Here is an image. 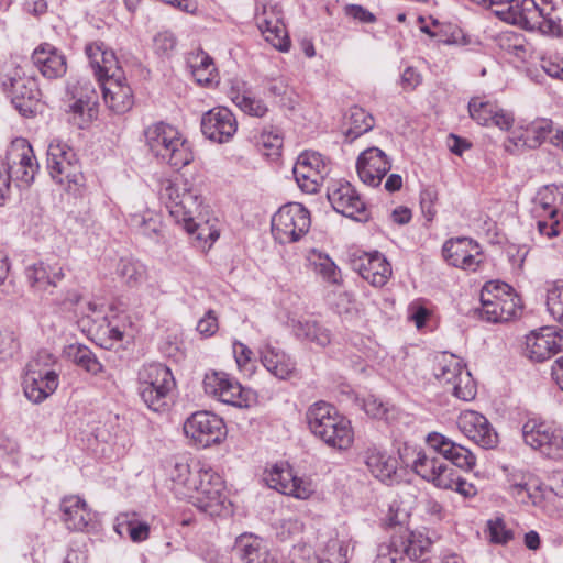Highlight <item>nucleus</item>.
Returning a JSON list of instances; mask_svg holds the SVG:
<instances>
[{"mask_svg":"<svg viewBox=\"0 0 563 563\" xmlns=\"http://www.w3.org/2000/svg\"><path fill=\"white\" fill-rule=\"evenodd\" d=\"M329 172L328 162L317 152L301 153L292 169L298 186L309 194L318 191Z\"/></svg>","mask_w":563,"mask_h":563,"instance_id":"obj_14","label":"nucleus"},{"mask_svg":"<svg viewBox=\"0 0 563 563\" xmlns=\"http://www.w3.org/2000/svg\"><path fill=\"white\" fill-rule=\"evenodd\" d=\"M528 352H563V331L543 327L526 336Z\"/></svg>","mask_w":563,"mask_h":563,"instance_id":"obj_34","label":"nucleus"},{"mask_svg":"<svg viewBox=\"0 0 563 563\" xmlns=\"http://www.w3.org/2000/svg\"><path fill=\"white\" fill-rule=\"evenodd\" d=\"M69 113L71 114L69 121L78 129H85L97 118L98 109L92 108V111H88L84 104L74 100L69 106Z\"/></svg>","mask_w":563,"mask_h":563,"instance_id":"obj_55","label":"nucleus"},{"mask_svg":"<svg viewBox=\"0 0 563 563\" xmlns=\"http://www.w3.org/2000/svg\"><path fill=\"white\" fill-rule=\"evenodd\" d=\"M428 445L434 451L433 453L419 452L413 461L412 468L416 474L428 482H433L438 471H441L442 460L435 455L441 454L455 466L470 471L476 464V456L465 446L453 442L448 437L432 432L427 437Z\"/></svg>","mask_w":563,"mask_h":563,"instance_id":"obj_3","label":"nucleus"},{"mask_svg":"<svg viewBox=\"0 0 563 563\" xmlns=\"http://www.w3.org/2000/svg\"><path fill=\"white\" fill-rule=\"evenodd\" d=\"M294 332L300 340L314 342L319 347H325L330 341V333L316 321L298 320L294 323Z\"/></svg>","mask_w":563,"mask_h":563,"instance_id":"obj_41","label":"nucleus"},{"mask_svg":"<svg viewBox=\"0 0 563 563\" xmlns=\"http://www.w3.org/2000/svg\"><path fill=\"white\" fill-rule=\"evenodd\" d=\"M459 478L456 472L450 467L446 463L442 462L441 471H438L433 484L442 489H453V485Z\"/></svg>","mask_w":563,"mask_h":563,"instance_id":"obj_61","label":"nucleus"},{"mask_svg":"<svg viewBox=\"0 0 563 563\" xmlns=\"http://www.w3.org/2000/svg\"><path fill=\"white\" fill-rule=\"evenodd\" d=\"M345 119L349 126L344 131V136L345 142L349 143L367 133L375 125L374 117L358 106L351 107Z\"/></svg>","mask_w":563,"mask_h":563,"instance_id":"obj_36","label":"nucleus"},{"mask_svg":"<svg viewBox=\"0 0 563 563\" xmlns=\"http://www.w3.org/2000/svg\"><path fill=\"white\" fill-rule=\"evenodd\" d=\"M328 199L336 212L361 222L368 220L366 205L350 183L329 187Z\"/></svg>","mask_w":563,"mask_h":563,"instance_id":"obj_19","label":"nucleus"},{"mask_svg":"<svg viewBox=\"0 0 563 563\" xmlns=\"http://www.w3.org/2000/svg\"><path fill=\"white\" fill-rule=\"evenodd\" d=\"M76 158V153L66 143L59 140L52 141L47 148V169L51 177L55 174H59L60 169L65 167L66 164Z\"/></svg>","mask_w":563,"mask_h":563,"instance_id":"obj_40","label":"nucleus"},{"mask_svg":"<svg viewBox=\"0 0 563 563\" xmlns=\"http://www.w3.org/2000/svg\"><path fill=\"white\" fill-rule=\"evenodd\" d=\"M151 152L175 169H180L194 159L190 144L169 124L157 122L144 131Z\"/></svg>","mask_w":563,"mask_h":563,"instance_id":"obj_5","label":"nucleus"},{"mask_svg":"<svg viewBox=\"0 0 563 563\" xmlns=\"http://www.w3.org/2000/svg\"><path fill=\"white\" fill-rule=\"evenodd\" d=\"M57 184L64 186L65 190L77 194L84 186V175L78 158L66 164L59 174L52 177Z\"/></svg>","mask_w":563,"mask_h":563,"instance_id":"obj_45","label":"nucleus"},{"mask_svg":"<svg viewBox=\"0 0 563 563\" xmlns=\"http://www.w3.org/2000/svg\"><path fill=\"white\" fill-rule=\"evenodd\" d=\"M401 539L393 537L388 542L379 544L377 549L376 563H405L399 545H402Z\"/></svg>","mask_w":563,"mask_h":563,"instance_id":"obj_50","label":"nucleus"},{"mask_svg":"<svg viewBox=\"0 0 563 563\" xmlns=\"http://www.w3.org/2000/svg\"><path fill=\"white\" fill-rule=\"evenodd\" d=\"M128 223L132 231L148 239H157L162 229L161 216L150 209L131 213Z\"/></svg>","mask_w":563,"mask_h":563,"instance_id":"obj_37","label":"nucleus"},{"mask_svg":"<svg viewBox=\"0 0 563 563\" xmlns=\"http://www.w3.org/2000/svg\"><path fill=\"white\" fill-rule=\"evenodd\" d=\"M231 100L241 111L251 117L263 118L268 112L266 103L262 99L253 96L250 90H232Z\"/></svg>","mask_w":563,"mask_h":563,"instance_id":"obj_42","label":"nucleus"},{"mask_svg":"<svg viewBox=\"0 0 563 563\" xmlns=\"http://www.w3.org/2000/svg\"><path fill=\"white\" fill-rule=\"evenodd\" d=\"M239 369L247 376L253 375L257 368L260 354H233Z\"/></svg>","mask_w":563,"mask_h":563,"instance_id":"obj_63","label":"nucleus"},{"mask_svg":"<svg viewBox=\"0 0 563 563\" xmlns=\"http://www.w3.org/2000/svg\"><path fill=\"white\" fill-rule=\"evenodd\" d=\"M184 433L199 448H209L221 443L227 435L222 418L210 411H196L184 422Z\"/></svg>","mask_w":563,"mask_h":563,"instance_id":"obj_11","label":"nucleus"},{"mask_svg":"<svg viewBox=\"0 0 563 563\" xmlns=\"http://www.w3.org/2000/svg\"><path fill=\"white\" fill-rule=\"evenodd\" d=\"M219 329L214 310H208L197 323V331L205 338L213 335Z\"/></svg>","mask_w":563,"mask_h":563,"instance_id":"obj_62","label":"nucleus"},{"mask_svg":"<svg viewBox=\"0 0 563 563\" xmlns=\"http://www.w3.org/2000/svg\"><path fill=\"white\" fill-rule=\"evenodd\" d=\"M444 260L452 266L475 272L482 262V250L470 238H456L446 241L442 247Z\"/></svg>","mask_w":563,"mask_h":563,"instance_id":"obj_21","label":"nucleus"},{"mask_svg":"<svg viewBox=\"0 0 563 563\" xmlns=\"http://www.w3.org/2000/svg\"><path fill=\"white\" fill-rule=\"evenodd\" d=\"M159 197L169 214L189 234H196L198 240H210V245L219 238L217 230H211L208 222H199L201 216V196L194 190L189 183L183 179H164L161 181Z\"/></svg>","mask_w":563,"mask_h":563,"instance_id":"obj_1","label":"nucleus"},{"mask_svg":"<svg viewBox=\"0 0 563 563\" xmlns=\"http://www.w3.org/2000/svg\"><path fill=\"white\" fill-rule=\"evenodd\" d=\"M553 133V122L550 119H537L525 129V132L518 136H511L507 140L506 150L512 151L510 145L517 150H534Z\"/></svg>","mask_w":563,"mask_h":563,"instance_id":"obj_29","label":"nucleus"},{"mask_svg":"<svg viewBox=\"0 0 563 563\" xmlns=\"http://www.w3.org/2000/svg\"><path fill=\"white\" fill-rule=\"evenodd\" d=\"M438 200V195L435 190L431 188H426L420 192V207L423 216L428 221H432L437 214L435 210V201Z\"/></svg>","mask_w":563,"mask_h":563,"instance_id":"obj_58","label":"nucleus"},{"mask_svg":"<svg viewBox=\"0 0 563 563\" xmlns=\"http://www.w3.org/2000/svg\"><path fill=\"white\" fill-rule=\"evenodd\" d=\"M67 92L71 99L84 104L88 111L98 106V93L93 85L87 79H79L67 86Z\"/></svg>","mask_w":563,"mask_h":563,"instance_id":"obj_48","label":"nucleus"},{"mask_svg":"<svg viewBox=\"0 0 563 563\" xmlns=\"http://www.w3.org/2000/svg\"><path fill=\"white\" fill-rule=\"evenodd\" d=\"M481 317L488 322H508L520 316L522 305L512 287L504 282H487L481 291Z\"/></svg>","mask_w":563,"mask_h":563,"instance_id":"obj_6","label":"nucleus"},{"mask_svg":"<svg viewBox=\"0 0 563 563\" xmlns=\"http://www.w3.org/2000/svg\"><path fill=\"white\" fill-rule=\"evenodd\" d=\"M467 109L471 119L482 126H496L501 131H509L515 123L511 112L482 97L471 98Z\"/></svg>","mask_w":563,"mask_h":563,"instance_id":"obj_20","label":"nucleus"},{"mask_svg":"<svg viewBox=\"0 0 563 563\" xmlns=\"http://www.w3.org/2000/svg\"><path fill=\"white\" fill-rule=\"evenodd\" d=\"M8 159L10 180L16 181L18 186H29L38 169L32 146L25 140L14 142L8 153Z\"/></svg>","mask_w":563,"mask_h":563,"instance_id":"obj_16","label":"nucleus"},{"mask_svg":"<svg viewBox=\"0 0 563 563\" xmlns=\"http://www.w3.org/2000/svg\"><path fill=\"white\" fill-rule=\"evenodd\" d=\"M174 388V376L164 364L152 363L139 372V394L147 408L155 412L167 409Z\"/></svg>","mask_w":563,"mask_h":563,"instance_id":"obj_7","label":"nucleus"},{"mask_svg":"<svg viewBox=\"0 0 563 563\" xmlns=\"http://www.w3.org/2000/svg\"><path fill=\"white\" fill-rule=\"evenodd\" d=\"M433 26L439 27V32L441 33L438 38L439 43L446 45H465L468 43L464 32L456 25H443L434 21Z\"/></svg>","mask_w":563,"mask_h":563,"instance_id":"obj_52","label":"nucleus"},{"mask_svg":"<svg viewBox=\"0 0 563 563\" xmlns=\"http://www.w3.org/2000/svg\"><path fill=\"white\" fill-rule=\"evenodd\" d=\"M202 385L208 396L225 405L244 409L250 408L255 401L252 390L243 388L238 380L224 372L206 373Z\"/></svg>","mask_w":563,"mask_h":563,"instance_id":"obj_10","label":"nucleus"},{"mask_svg":"<svg viewBox=\"0 0 563 563\" xmlns=\"http://www.w3.org/2000/svg\"><path fill=\"white\" fill-rule=\"evenodd\" d=\"M545 303L550 314L563 324V283L548 290Z\"/></svg>","mask_w":563,"mask_h":563,"instance_id":"obj_54","label":"nucleus"},{"mask_svg":"<svg viewBox=\"0 0 563 563\" xmlns=\"http://www.w3.org/2000/svg\"><path fill=\"white\" fill-rule=\"evenodd\" d=\"M260 362L267 372L279 379L290 377L296 371V362L290 354H260Z\"/></svg>","mask_w":563,"mask_h":563,"instance_id":"obj_39","label":"nucleus"},{"mask_svg":"<svg viewBox=\"0 0 563 563\" xmlns=\"http://www.w3.org/2000/svg\"><path fill=\"white\" fill-rule=\"evenodd\" d=\"M441 360L434 365L433 372L437 379L451 384L456 379L465 365L456 354H441Z\"/></svg>","mask_w":563,"mask_h":563,"instance_id":"obj_44","label":"nucleus"},{"mask_svg":"<svg viewBox=\"0 0 563 563\" xmlns=\"http://www.w3.org/2000/svg\"><path fill=\"white\" fill-rule=\"evenodd\" d=\"M311 224L310 212L301 203L282 206L272 218V234L280 244L294 243L307 234Z\"/></svg>","mask_w":563,"mask_h":563,"instance_id":"obj_9","label":"nucleus"},{"mask_svg":"<svg viewBox=\"0 0 563 563\" xmlns=\"http://www.w3.org/2000/svg\"><path fill=\"white\" fill-rule=\"evenodd\" d=\"M365 412L375 419H387L388 408L377 397L371 395L363 401Z\"/></svg>","mask_w":563,"mask_h":563,"instance_id":"obj_60","label":"nucleus"},{"mask_svg":"<svg viewBox=\"0 0 563 563\" xmlns=\"http://www.w3.org/2000/svg\"><path fill=\"white\" fill-rule=\"evenodd\" d=\"M188 66L196 81L200 85H209L216 70L212 58L199 51L188 57Z\"/></svg>","mask_w":563,"mask_h":563,"instance_id":"obj_43","label":"nucleus"},{"mask_svg":"<svg viewBox=\"0 0 563 563\" xmlns=\"http://www.w3.org/2000/svg\"><path fill=\"white\" fill-rule=\"evenodd\" d=\"M553 200L554 197L551 192H549L548 190L540 191L536 200V211H539V209H541L542 211L549 214L550 219L556 218L558 209L555 208V206H553Z\"/></svg>","mask_w":563,"mask_h":563,"instance_id":"obj_64","label":"nucleus"},{"mask_svg":"<svg viewBox=\"0 0 563 563\" xmlns=\"http://www.w3.org/2000/svg\"><path fill=\"white\" fill-rule=\"evenodd\" d=\"M540 67L550 77L563 80V57L556 54L544 56L540 60Z\"/></svg>","mask_w":563,"mask_h":563,"instance_id":"obj_57","label":"nucleus"},{"mask_svg":"<svg viewBox=\"0 0 563 563\" xmlns=\"http://www.w3.org/2000/svg\"><path fill=\"white\" fill-rule=\"evenodd\" d=\"M396 539H401V549L405 560H418L420 559L430 547V540L424 538L421 533L406 532L405 534L394 536Z\"/></svg>","mask_w":563,"mask_h":563,"instance_id":"obj_46","label":"nucleus"},{"mask_svg":"<svg viewBox=\"0 0 563 563\" xmlns=\"http://www.w3.org/2000/svg\"><path fill=\"white\" fill-rule=\"evenodd\" d=\"M118 273L125 279L126 284L136 285L143 279L144 268L136 262L121 260L118 265Z\"/></svg>","mask_w":563,"mask_h":563,"instance_id":"obj_56","label":"nucleus"},{"mask_svg":"<svg viewBox=\"0 0 563 563\" xmlns=\"http://www.w3.org/2000/svg\"><path fill=\"white\" fill-rule=\"evenodd\" d=\"M508 484L511 495L519 503H531L534 506L540 504L539 487L533 483V477L530 473L514 470L508 474Z\"/></svg>","mask_w":563,"mask_h":563,"instance_id":"obj_33","label":"nucleus"},{"mask_svg":"<svg viewBox=\"0 0 563 563\" xmlns=\"http://www.w3.org/2000/svg\"><path fill=\"white\" fill-rule=\"evenodd\" d=\"M232 555L240 563H278L265 542L254 534H241L235 539Z\"/></svg>","mask_w":563,"mask_h":563,"instance_id":"obj_27","label":"nucleus"},{"mask_svg":"<svg viewBox=\"0 0 563 563\" xmlns=\"http://www.w3.org/2000/svg\"><path fill=\"white\" fill-rule=\"evenodd\" d=\"M256 145L263 155L274 159L280 155L283 147V136L277 130H264L258 136Z\"/></svg>","mask_w":563,"mask_h":563,"instance_id":"obj_49","label":"nucleus"},{"mask_svg":"<svg viewBox=\"0 0 563 563\" xmlns=\"http://www.w3.org/2000/svg\"><path fill=\"white\" fill-rule=\"evenodd\" d=\"M490 540L495 543H507L512 539V531L507 529L505 522L497 518L488 522Z\"/></svg>","mask_w":563,"mask_h":563,"instance_id":"obj_59","label":"nucleus"},{"mask_svg":"<svg viewBox=\"0 0 563 563\" xmlns=\"http://www.w3.org/2000/svg\"><path fill=\"white\" fill-rule=\"evenodd\" d=\"M459 429L478 446L489 450L498 443V434L486 417L473 410L463 411L457 419Z\"/></svg>","mask_w":563,"mask_h":563,"instance_id":"obj_22","label":"nucleus"},{"mask_svg":"<svg viewBox=\"0 0 563 563\" xmlns=\"http://www.w3.org/2000/svg\"><path fill=\"white\" fill-rule=\"evenodd\" d=\"M86 54L93 67L95 75L100 85L104 80L124 77L123 70L112 51L106 48L104 43L95 42L86 46Z\"/></svg>","mask_w":563,"mask_h":563,"instance_id":"obj_25","label":"nucleus"},{"mask_svg":"<svg viewBox=\"0 0 563 563\" xmlns=\"http://www.w3.org/2000/svg\"><path fill=\"white\" fill-rule=\"evenodd\" d=\"M224 488L222 477L213 468L198 463L196 465L195 489L188 498L201 511L210 516H219L227 501Z\"/></svg>","mask_w":563,"mask_h":563,"instance_id":"obj_8","label":"nucleus"},{"mask_svg":"<svg viewBox=\"0 0 563 563\" xmlns=\"http://www.w3.org/2000/svg\"><path fill=\"white\" fill-rule=\"evenodd\" d=\"M450 385L452 386L453 395L459 399L468 401L476 396V385L467 369L461 372L460 376Z\"/></svg>","mask_w":563,"mask_h":563,"instance_id":"obj_51","label":"nucleus"},{"mask_svg":"<svg viewBox=\"0 0 563 563\" xmlns=\"http://www.w3.org/2000/svg\"><path fill=\"white\" fill-rule=\"evenodd\" d=\"M264 481L271 488L297 499H308L316 492L310 478L296 476L292 468L284 462L266 470Z\"/></svg>","mask_w":563,"mask_h":563,"instance_id":"obj_13","label":"nucleus"},{"mask_svg":"<svg viewBox=\"0 0 563 563\" xmlns=\"http://www.w3.org/2000/svg\"><path fill=\"white\" fill-rule=\"evenodd\" d=\"M58 384V374L55 371H29L24 374L22 383L25 397L33 404L43 402L57 389Z\"/></svg>","mask_w":563,"mask_h":563,"instance_id":"obj_28","label":"nucleus"},{"mask_svg":"<svg viewBox=\"0 0 563 563\" xmlns=\"http://www.w3.org/2000/svg\"><path fill=\"white\" fill-rule=\"evenodd\" d=\"M316 272L328 283L340 285L342 282L339 267L329 256L319 255L318 262H314Z\"/></svg>","mask_w":563,"mask_h":563,"instance_id":"obj_53","label":"nucleus"},{"mask_svg":"<svg viewBox=\"0 0 563 563\" xmlns=\"http://www.w3.org/2000/svg\"><path fill=\"white\" fill-rule=\"evenodd\" d=\"M62 521L67 529L82 531L92 520L91 510L85 499L78 495L66 496L60 500Z\"/></svg>","mask_w":563,"mask_h":563,"instance_id":"obj_31","label":"nucleus"},{"mask_svg":"<svg viewBox=\"0 0 563 563\" xmlns=\"http://www.w3.org/2000/svg\"><path fill=\"white\" fill-rule=\"evenodd\" d=\"M391 168V163L384 151L378 147H368L357 157L356 172L362 183L377 187Z\"/></svg>","mask_w":563,"mask_h":563,"instance_id":"obj_23","label":"nucleus"},{"mask_svg":"<svg viewBox=\"0 0 563 563\" xmlns=\"http://www.w3.org/2000/svg\"><path fill=\"white\" fill-rule=\"evenodd\" d=\"M169 478L175 493L183 498H188L195 489L196 465L191 468L186 462H176L169 470Z\"/></svg>","mask_w":563,"mask_h":563,"instance_id":"obj_38","label":"nucleus"},{"mask_svg":"<svg viewBox=\"0 0 563 563\" xmlns=\"http://www.w3.org/2000/svg\"><path fill=\"white\" fill-rule=\"evenodd\" d=\"M365 463L374 477L388 485L397 481L398 460L375 448L365 453Z\"/></svg>","mask_w":563,"mask_h":563,"instance_id":"obj_32","label":"nucleus"},{"mask_svg":"<svg viewBox=\"0 0 563 563\" xmlns=\"http://www.w3.org/2000/svg\"><path fill=\"white\" fill-rule=\"evenodd\" d=\"M114 530L120 536L128 534L133 542L145 541L150 536V525L147 522L129 518L126 515L118 518Z\"/></svg>","mask_w":563,"mask_h":563,"instance_id":"obj_47","label":"nucleus"},{"mask_svg":"<svg viewBox=\"0 0 563 563\" xmlns=\"http://www.w3.org/2000/svg\"><path fill=\"white\" fill-rule=\"evenodd\" d=\"M306 419L311 433L327 445L345 450L353 443L351 422L331 404L314 402L308 408Z\"/></svg>","mask_w":563,"mask_h":563,"instance_id":"obj_4","label":"nucleus"},{"mask_svg":"<svg viewBox=\"0 0 563 563\" xmlns=\"http://www.w3.org/2000/svg\"><path fill=\"white\" fill-rule=\"evenodd\" d=\"M101 88L104 103L112 112L123 114L132 109L134 96L131 87L125 82V77L104 80Z\"/></svg>","mask_w":563,"mask_h":563,"instance_id":"obj_30","label":"nucleus"},{"mask_svg":"<svg viewBox=\"0 0 563 563\" xmlns=\"http://www.w3.org/2000/svg\"><path fill=\"white\" fill-rule=\"evenodd\" d=\"M26 277L32 287L46 289L48 286L56 287L65 277V273L57 263L49 265L45 262H38L26 268Z\"/></svg>","mask_w":563,"mask_h":563,"instance_id":"obj_35","label":"nucleus"},{"mask_svg":"<svg viewBox=\"0 0 563 563\" xmlns=\"http://www.w3.org/2000/svg\"><path fill=\"white\" fill-rule=\"evenodd\" d=\"M258 30L275 48L288 52L290 40L283 22L282 9L276 4H264L261 12L255 15Z\"/></svg>","mask_w":563,"mask_h":563,"instance_id":"obj_18","label":"nucleus"},{"mask_svg":"<svg viewBox=\"0 0 563 563\" xmlns=\"http://www.w3.org/2000/svg\"><path fill=\"white\" fill-rule=\"evenodd\" d=\"M527 445L550 459L563 457V430L545 421L528 420L522 427Z\"/></svg>","mask_w":563,"mask_h":563,"instance_id":"obj_12","label":"nucleus"},{"mask_svg":"<svg viewBox=\"0 0 563 563\" xmlns=\"http://www.w3.org/2000/svg\"><path fill=\"white\" fill-rule=\"evenodd\" d=\"M485 8L496 7L494 13L505 22L526 30H560V20L552 7L540 8L536 0H472Z\"/></svg>","mask_w":563,"mask_h":563,"instance_id":"obj_2","label":"nucleus"},{"mask_svg":"<svg viewBox=\"0 0 563 563\" xmlns=\"http://www.w3.org/2000/svg\"><path fill=\"white\" fill-rule=\"evenodd\" d=\"M31 59L42 76L47 79L60 78L67 71L66 56L60 49L49 43L37 46Z\"/></svg>","mask_w":563,"mask_h":563,"instance_id":"obj_26","label":"nucleus"},{"mask_svg":"<svg viewBox=\"0 0 563 563\" xmlns=\"http://www.w3.org/2000/svg\"><path fill=\"white\" fill-rule=\"evenodd\" d=\"M8 80L11 102L14 108L25 118L35 115L41 99V91L36 79L24 74L22 76L20 69H15L14 75L10 76Z\"/></svg>","mask_w":563,"mask_h":563,"instance_id":"obj_15","label":"nucleus"},{"mask_svg":"<svg viewBox=\"0 0 563 563\" xmlns=\"http://www.w3.org/2000/svg\"><path fill=\"white\" fill-rule=\"evenodd\" d=\"M236 130V119L225 107L213 108L202 115L201 131L210 141L217 143L229 142Z\"/></svg>","mask_w":563,"mask_h":563,"instance_id":"obj_24","label":"nucleus"},{"mask_svg":"<svg viewBox=\"0 0 563 563\" xmlns=\"http://www.w3.org/2000/svg\"><path fill=\"white\" fill-rule=\"evenodd\" d=\"M351 266L363 279L374 287H383L391 276V266L386 257L375 252H355L351 256Z\"/></svg>","mask_w":563,"mask_h":563,"instance_id":"obj_17","label":"nucleus"}]
</instances>
